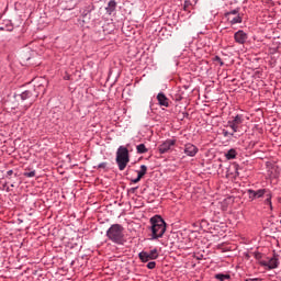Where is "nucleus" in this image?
<instances>
[{
	"mask_svg": "<svg viewBox=\"0 0 281 281\" xmlns=\"http://www.w3.org/2000/svg\"><path fill=\"white\" fill-rule=\"evenodd\" d=\"M150 232L151 238L150 240H157L158 238H164V234H166V221L161 218L159 215H155L150 218Z\"/></svg>",
	"mask_w": 281,
	"mask_h": 281,
	"instance_id": "f257e3e1",
	"label": "nucleus"
},
{
	"mask_svg": "<svg viewBox=\"0 0 281 281\" xmlns=\"http://www.w3.org/2000/svg\"><path fill=\"white\" fill-rule=\"evenodd\" d=\"M106 236L109 240L115 245H123L124 240V227L120 224H113L108 231Z\"/></svg>",
	"mask_w": 281,
	"mask_h": 281,
	"instance_id": "f03ea898",
	"label": "nucleus"
},
{
	"mask_svg": "<svg viewBox=\"0 0 281 281\" xmlns=\"http://www.w3.org/2000/svg\"><path fill=\"white\" fill-rule=\"evenodd\" d=\"M130 161L131 155L128 154V148L120 146L116 150V164L119 166V170H125Z\"/></svg>",
	"mask_w": 281,
	"mask_h": 281,
	"instance_id": "7ed1b4c3",
	"label": "nucleus"
},
{
	"mask_svg": "<svg viewBox=\"0 0 281 281\" xmlns=\"http://www.w3.org/2000/svg\"><path fill=\"white\" fill-rule=\"evenodd\" d=\"M139 260L142 262H148V260H157L159 258V251L155 248L148 251H142L138 254Z\"/></svg>",
	"mask_w": 281,
	"mask_h": 281,
	"instance_id": "20e7f679",
	"label": "nucleus"
},
{
	"mask_svg": "<svg viewBox=\"0 0 281 281\" xmlns=\"http://www.w3.org/2000/svg\"><path fill=\"white\" fill-rule=\"evenodd\" d=\"M177 144V140L175 139H167L161 145H159L158 150L160 155H165V153H168L169 150H172V146Z\"/></svg>",
	"mask_w": 281,
	"mask_h": 281,
	"instance_id": "39448f33",
	"label": "nucleus"
},
{
	"mask_svg": "<svg viewBox=\"0 0 281 281\" xmlns=\"http://www.w3.org/2000/svg\"><path fill=\"white\" fill-rule=\"evenodd\" d=\"M229 128H232L233 133H238V126L243 124V115L237 114L233 121L227 122Z\"/></svg>",
	"mask_w": 281,
	"mask_h": 281,
	"instance_id": "423d86ee",
	"label": "nucleus"
},
{
	"mask_svg": "<svg viewBox=\"0 0 281 281\" xmlns=\"http://www.w3.org/2000/svg\"><path fill=\"white\" fill-rule=\"evenodd\" d=\"M259 265L261 267H268V269H278V265H280V262L278 261V256L274 255L271 259H269V261H259Z\"/></svg>",
	"mask_w": 281,
	"mask_h": 281,
	"instance_id": "0eeeda50",
	"label": "nucleus"
},
{
	"mask_svg": "<svg viewBox=\"0 0 281 281\" xmlns=\"http://www.w3.org/2000/svg\"><path fill=\"white\" fill-rule=\"evenodd\" d=\"M234 38H235V42L238 43L239 45H245V43H247V33H245L244 31H237L235 34H234Z\"/></svg>",
	"mask_w": 281,
	"mask_h": 281,
	"instance_id": "6e6552de",
	"label": "nucleus"
},
{
	"mask_svg": "<svg viewBox=\"0 0 281 281\" xmlns=\"http://www.w3.org/2000/svg\"><path fill=\"white\" fill-rule=\"evenodd\" d=\"M248 194L249 199H262L267 194V189H259L257 191L249 189Z\"/></svg>",
	"mask_w": 281,
	"mask_h": 281,
	"instance_id": "1a4fd4ad",
	"label": "nucleus"
},
{
	"mask_svg": "<svg viewBox=\"0 0 281 281\" xmlns=\"http://www.w3.org/2000/svg\"><path fill=\"white\" fill-rule=\"evenodd\" d=\"M196 153H199V148H196V146H194L193 144L189 143L184 145V155H187L188 157H194Z\"/></svg>",
	"mask_w": 281,
	"mask_h": 281,
	"instance_id": "9d476101",
	"label": "nucleus"
},
{
	"mask_svg": "<svg viewBox=\"0 0 281 281\" xmlns=\"http://www.w3.org/2000/svg\"><path fill=\"white\" fill-rule=\"evenodd\" d=\"M157 100L160 104V106H170V103H168V98L162 92L158 93Z\"/></svg>",
	"mask_w": 281,
	"mask_h": 281,
	"instance_id": "9b49d317",
	"label": "nucleus"
},
{
	"mask_svg": "<svg viewBox=\"0 0 281 281\" xmlns=\"http://www.w3.org/2000/svg\"><path fill=\"white\" fill-rule=\"evenodd\" d=\"M117 7V2H115V0H111L109 3H108V7H106V12H109V14H111L112 12H115V8Z\"/></svg>",
	"mask_w": 281,
	"mask_h": 281,
	"instance_id": "f8f14e48",
	"label": "nucleus"
},
{
	"mask_svg": "<svg viewBox=\"0 0 281 281\" xmlns=\"http://www.w3.org/2000/svg\"><path fill=\"white\" fill-rule=\"evenodd\" d=\"M146 172H148V167L146 165H142L140 170L137 171L138 179H142Z\"/></svg>",
	"mask_w": 281,
	"mask_h": 281,
	"instance_id": "ddd939ff",
	"label": "nucleus"
},
{
	"mask_svg": "<svg viewBox=\"0 0 281 281\" xmlns=\"http://www.w3.org/2000/svg\"><path fill=\"white\" fill-rule=\"evenodd\" d=\"M136 150H137L138 155H144V154L148 153V148H146V145H144V144L137 145Z\"/></svg>",
	"mask_w": 281,
	"mask_h": 281,
	"instance_id": "4468645a",
	"label": "nucleus"
},
{
	"mask_svg": "<svg viewBox=\"0 0 281 281\" xmlns=\"http://www.w3.org/2000/svg\"><path fill=\"white\" fill-rule=\"evenodd\" d=\"M226 159H236V149H229L225 154Z\"/></svg>",
	"mask_w": 281,
	"mask_h": 281,
	"instance_id": "2eb2a0df",
	"label": "nucleus"
},
{
	"mask_svg": "<svg viewBox=\"0 0 281 281\" xmlns=\"http://www.w3.org/2000/svg\"><path fill=\"white\" fill-rule=\"evenodd\" d=\"M21 100H29V98H32V92L30 90H26L20 94Z\"/></svg>",
	"mask_w": 281,
	"mask_h": 281,
	"instance_id": "dca6fc26",
	"label": "nucleus"
},
{
	"mask_svg": "<svg viewBox=\"0 0 281 281\" xmlns=\"http://www.w3.org/2000/svg\"><path fill=\"white\" fill-rule=\"evenodd\" d=\"M236 23H243V18L240 15H237V16L231 19L232 25H236Z\"/></svg>",
	"mask_w": 281,
	"mask_h": 281,
	"instance_id": "f3484780",
	"label": "nucleus"
},
{
	"mask_svg": "<svg viewBox=\"0 0 281 281\" xmlns=\"http://www.w3.org/2000/svg\"><path fill=\"white\" fill-rule=\"evenodd\" d=\"M215 278L216 280H220V281L229 280V274L218 273V274H215Z\"/></svg>",
	"mask_w": 281,
	"mask_h": 281,
	"instance_id": "a211bd4d",
	"label": "nucleus"
},
{
	"mask_svg": "<svg viewBox=\"0 0 281 281\" xmlns=\"http://www.w3.org/2000/svg\"><path fill=\"white\" fill-rule=\"evenodd\" d=\"M266 205H269L270 210H273V204L271 203V193L267 194V199L265 201Z\"/></svg>",
	"mask_w": 281,
	"mask_h": 281,
	"instance_id": "6ab92c4d",
	"label": "nucleus"
},
{
	"mask_svg": "<svg viewBox=\"0 0 281 281\" xmlns=\"http://www.w3.org/2000/svg\"><path fill=\"white\" fill-rule=\"evenodd\" d=\"M24 177H27L29 179L36 177V171L24 172Z\"/></svg>",
	"mask_w": 281,
	"mask_h": 281,
	"instance_id": "aec40b11",
	"label": "nucleus"
},
{
	"mask_svg": "<svg viewBox=\"0 0 281 281\" xmlns=\"http://www.w3.org/2000/svg\"><path fill=\"white\" fill-rule=\"evenodd\" d=\"M155 267H157V262L155 261H150L147 263V269H155Z\"/></svg>",
	"mask_w": 281,
	"mask_h": 281,
	"instance_id": "412c9836",
	"label": "nucleus"
},
{
	"mask_svg": "<svg viewBox=\"0 0 281 281\" xmlns=\"http://www.w3.org/2000/svg\"><path fill=\"white\" fill-rule=\"evenodd\" d=\"M232 14H233V15L238 14V9H235V10H233V11L226 13V16H232Z\"/></svg>",
	"mask_w": 281,
	"mask_h": 281,
	"instance_id": "4be33fe9",
	"label": "nucleus"
},
{
	"mask_svg": "<svg viewBox=\"0 0 281 281\" xmlns=\"http://www.w3.org/2000/svg\"><path fill=\"white\" fill-rule=\"evenodd\" d=\"M255 258H256V260H262V254L255 252Z\"/></svg>",
	"mask_w": 281,
	"mask_h": 281,
	"instance_id": "5701e85b",
	"label": "nucleus"
},
{
	"mask_svg": "<svg viewBox=\"0 0 281 281\" xmlns=\"http://www.w3.org/2000/svg\"><path fill=\"white\" fill-rule=\"evenodd\" d=\"M234 133H235V132H233V133L229 134V132L224 131V132H223V135H224V137H228V135L234 136Z\"/></svg>",
	"mask_w": 281,
	"mask_h": 281,
	"instance_id": "b1692460",
	"label": "nucleus"
},
{
	"mask_svg": "<svg viewBox=\"0 0 281 281\" xmlns=\"http://www.w3.org/2000/svg\"><path fill=\"white\" fill-rule=\"evenodd\" d=\"M139 181H142V179H139V176H137L136 179L132 180V183H139Z\"/></svg>",
	"mask_w": 281,
	"mask_h": 281,
	"instance_id": "393cba45",
	"label": "nucleus"
},
{
	"mask_svg": "<svg viewBox=\"0 0 281 281\" xmlns=\"http://www.w3.org/2000/svg\"><path fill=\"white\" fill-rule=\"evenodd\" d=\"M99 168H106V162H101V164L99 165Z\"/></svg>",
	"mask_w": 281,
	"mask_h": 281,
	"instance_id": "a878e982",
	"label": "nucleus"
},
{
	"mask_svg": "<svg viewBox=\"0 0 281 281\" xmlns=\"http://www.w3.org/2000/svg\"><path fill=\"white\" fill-rule=\"evenodd\" d=\"M7 175H8V177H12V175H14V171H13V170H9V171L7 172Z\"/></svg>",
	"mask_w": 281,
	"mask_h": 281,
	"instance_id": "bb28decb",
	"label": "nucleus"
},
{
	"mask_svg": "<svg viewBox=\"0 0 281 281\" xmlns=\"http://www.w3.org/2000/svg\"><path fill=\"white\" fill-rule=\"evenodd\" d=\"M216 60H217V63H220L221 64V66H223L224 64H223V61L221 60V57H216Z\"/></svg>",
	"mask_w": 281,
	"mask_h": 281,
	"instance_id": "cd10ccee",
	"label": "nucleus"
},
{
	"mask_svg": "<svg viewBox=\"0 0 281 281\" xmlns=\"http://www.w3.org/2000/svg\"><path fill=\"white\" fill-rule=\"evenodd\" d=\"M188 5H190V2L186 1L184 2V10H186V8H188Z\"/></svg>",
	"mask_w": 281,
	"mask_h": 281,
	"instance_id": "c85d7f7f",
	"label": "nucleus"
},
{
	"mask_svg": "<svg viewBox=\"0 0 281 281\" xmlns=\"http://www.w3.org/2000/svg\"><path fill=\"white\" fill-rule=\"evenodd\" d=\"M245 281H258V279H246Z\"/></svg>",
	"mask_w": 281,
	"mask_h": 281,
	"instance_id": "c756f323",
	"label": "nucleus"
},
{
	"mask_svg": "<svg viewBox=\"0 0 281 281\" xmlns=\"http://www.w3.org/2000/svg\"><path fill=\"white\" fill-rule=\"evenodd\" d=\"M135 190H137V188H132L130 191L134 193Z\"/></svg>",
	"mask_w": 281,
	"mask_h": 281,
	"instance_id": "7c9ffc66",
	"label": "nucleus"
}]
</instances>
